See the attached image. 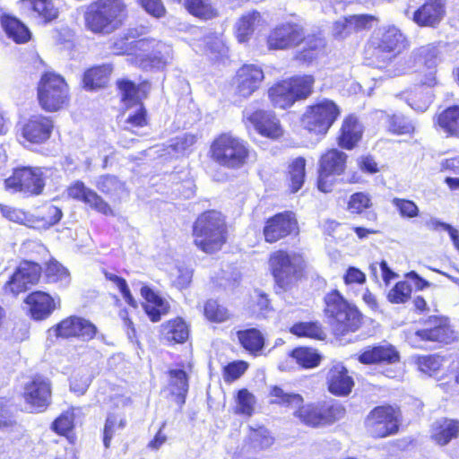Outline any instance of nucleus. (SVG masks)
Wrapping results in <instances>:
<instances>
[{"mask_svg":"<svg viewBox=\"0 0 459 459\" xmlns=\"http://www.w3.org/2000/svg\"><path fill=\"white\" fill-rule=\"evenodd\" d=\"M271 404L284 408H295L293 416L303 425L318 429L328 427L342 420L346 416V407L338 401L305 403L301 394L287 393L279 385L269 388Z\"/></svg>","mask_w":459,"mask_h":459,"instance_id":"obj_1","label":"nucleus"},{"mask_svg":"<svg viewBox=\"0 0 459 459\" xmlns=\"http://www.w3.org/2000/svg\"><path fill=\"white\" fill-rule=\"evenodd\" d=\"M409 46L400 30L388 27L379 36L369 38L364 47V59L379 70L400 74L411 61Z\"/></svg>","mask_w":459,"mask_h":459,"instance_id":"obj_2","label":"nucleus"},{"mask_svg":"<svg viewBox=\"0 0 459 459\" xmlns=\"http://www.w3.org/2000/svg\"><path fill=\"white\" fill-rule=\"evenodd\" d=\"M192 236L194 245L204 254L220 252L230 238L226 216L214 209L202 212L193 222Z\"/></svg>","mask_w":459,"mask_h":459,"instance_id":"obj_3","label":"nucleus"},{"mask_svg":"<svg viewBox=\"0 0 459 459\" xmlns=\"http://www.w3.org/2000/svg\"><path fill=\"white\" fill-rule=\"evenodd\" d=\"M129 17L125 0H93L83 13L85 29L95 35H108L125 25Z\"/></svg>","mask_w":459,"mask_h":459,"instance_id":"obj_4","label":"nucleus"},{"mask_svg":"<svg viewBox=\"0 0 459 459\" xmlns=\"http://www.w3.org/2000/svg\"><path fill=\"white\" fill-rule=\"evenodd\" d=\"M267 264L274 288L282 292L290 290L307 277V264L301 252L278 248L269 254Z\"/></svg>","mask_w":459,"mask_h":459,"instance_id":"obj_5","label":"nucleus"},{"mask_svg":"<svg viewBox=\"0 0 459 459\" xmlns=\"http://www.w3.org/2000/svg\"><path fill=\"white\" fill-rule=\"evenodd\" d=\"M324 313L332 333L343 337L357 332L363 324V315L351 304L336 289L330 290L324 298Z\"/></svg>","mask_w":459,"mask_h":459,"instance_id":"obj_6","label":"nucleus"},{"mask_svg":"<svg viewBox=\"0 0 459 459\" xmlns=\"http://www.w3.org/2000/svg\"><path fill=\"white\" fill-rule=\"evenodd\" d=\"M208 157L220 167L238 170L248 163L250 147L244 139L230 132H223L212 140Z\"/></svg>","mask_w":459,"mask_h":459,"instance_id":"obj_7","label":"nucleus"},{"mask_svg":"<svg viewBox=\"0 0 459 459\" xmlns=\"http://www.w3.org/2000/svg\"><path fill=\"white\" fill-rule=\"evenodd\" d=\"M313 74H294L273 82L267 89V97L274 108H290L296 102L307 100L314 92Z\"/></svg>","mask_w":459,"mask_h":459,"instance_id":"obj_8","label":"nucleus"},{"mask_svg":"<svg viewBox=\"0 0 459 459\" xmlns=\"http://www.w3.org/2000/svg\"><path fill=\"white\" fill-rule=\"evenodd\" d=\"M342 115V108L332 99L322 98L308 104L300 117L302 128L309 134L325 137Z\"/></svg>","mask_w":459,"mask_h":459,"instance_id":"obj_9","label":"nucleus"},{"mask_svg":"<svg viewBox=\"0 0 459 459\" xmlns=\"http://www.w3.org/2000/svg\"><path fill=\"white\" fill-rule=\"evenodd\" d=\"M49 169L39 166H17L4 180V188L11 194H20L24 197L41 195L47 186Z\"/></svg>","mask_w":459,"mask_h":459,"instance_id":"obj_10","label":"nucleus"},{"mask_svg":"<svg viewBox=\"0 0 459 459\" xmlns=\"http://www.w3.org/2000/svg\"><path fill=\"white\" fill-rule=\"evenodd\" d=\"M37 100L41 109L48 113L68 108L71 95L65 79L55 72H44L37 83Z\"/></svg>","mask_w":459,"mask_h":459,"instance_id":"obj_11","label":"nucleus"},{"mask_svg":"<svg viewBox=\"0 0 459 459\" xmlns=\"http://www.w3.org/2000/svg\"><path fill=\"white\" fill-rule=\"evenodd\" d=\"M348 154L339 147L326 148L321 152L317 161L316 186L324 194L332 193L337 185V177L347 171Z\"/></svg>","mask_w":459,"mask_h":459,"instance_id":"obj_12","label":"nucleus"},{"mask_svg":"<svg viewBox=\"0 0 459 459\" xmlns=\"http://www.w3.org/2000/svg\"><path fill=\"white\" fill-rule=\"evenodd\" d=\"M402 412L399 407L389 403L375 406L364 419L367 433L374 439L394 436L399 432Z\"/></svg>","mask_w":459,"mask_h":459,"instance_id":"obj_13","label":"nucleus"},{"mask_svg":"<svg viewBox=\"0 0 459 459\" xmlns=\"http://www.w3.org/2000/svg\"><path fill=\"white\" fill-rule=\"evenodd\" d=\"M114 54L118 56H133L142 65H155L162 62L160 52L154 50L153 40L139 38L130 30L118 37L112 45Z\"/></svg>","mask_w":459,"mask_h":459,"instance_id":"obj_14","label":"nucleus"},{"mask_svg":"<svg viewBox=\"0 0 459 459\" xmlns=\"http://www.w3.org/2000/svg\"><path fill=\"white\" fill-rule=\"evenodd\" d=\"M53 385L48 377L34 373L23 383L21 398L30 413L45 412L52 403Z\"/></svg>","mask_w":459,"mask_h":459,"instance_id":"obj_15","label":"nucleus"},{"mask_svg":"<svg viewBox=\"0 0 459 459\" xmlns=\"http://www.w3.org/2000/svg\"><path fill=\"white\" fill-rule=\"evenodd\" d=\"M261 232L264 241L269 245L298 238L300 228L297 214L293 211L285 210L270 215L264 219Z\"/></svg>","mask_w":459,"mask_h":459,"instance_id":"obj_16","label":"nucleus"},{"mask_svg":"<svg viewBox=\"0 0 459 459\" xmlns=\"http://www.w3.org/2000/svg\"><path fill=\"white\" fill-rule=\"evenodd\" d=\"M305 28L296 22H283L273 26L265 38L268 50L295 48L304 42Z\"/></svg>","mask_w":459,"mask_h":459,"instance_id":"obj_17","label":"nucleus"},{"mask_svg":"<svg viewBox=\"0 0 459 459\" xmlns=\"http://www.w3.org/2000/svg\"><path fill=\"white\" fill-rule=\"evenodd\" d=\"M264 77L261 66L255 64L242 65L236 70L230 81L234 96L240 100L250 98L260 89Z\"/></svg>","mask_w":459,"mask_h":459,"instance_id":"obj_18","label":"nucleus"},{"mask_svg":"<svg viewBox=\"0 0 459 459\" xmlns=\"http://www.w3.org/2000/svg\"><path fill=\"white\" fill-rule=\"evenodd\" d=\"M26 315L33 321L41 322L49 318L60 307V298L44 290H33L23 299Z\"/></svg>","mask_w":459,"mask_h":459,"instance_id":"obj_19","label":"nucleus"},{"mask_svg":"<svg viewBox=\"0 0 459 459\" xmlns=\"http://www.w3.org/2000/svg\"><path fill=\"white\" fill-rule=\"evenodd\" d=\"M56 338L92 340L97 327L90 320L78 316H69L54 325L51 329Z\"/></svg>","mask_w":459,"mask_h":459,"instance_id":"obj_20","label":"nucleus"},{"mask_svg":"<svg viewBox=\"0 0 459 459\" xmlns=\"http://www.w3.org/2000/svg\"><path fill=\"white\" fill-rule=\"evenodd\" d=\"M54 127V120L50 117L36 114L30 116L21 124L20 132L25 142L40 145L50 139Z\"/></svg>","mask_w":459,"mask_h":459,"instance_id":"obj_21","label":"nucleus"},{"mask_svg":"<svg viewBox=\"0 0 459 459\" xmlns=\"http://www.w3.org/2000/svg\"><path fill=\"white\" fill-rule=\"evenodd\" d=\"M66 193L69 198L84 204L98 213L104 216H115L111 205L82 180H75L71 183L66 188Z\"/></svg>","mask_w":459,"mask_h":459,"instance_id":"obj_22","label":"nucleus"},{"mask_svg":"<svg viewBox=\"0 0 459 459\" xmlns=\"http://www.w3.org/2000/svg\"><path fill=\"white\" fill-rule=\"evenodd\" d=\"M326 389L334 397H348L355 387V380L346 366L333 362L325 374Z\"/></svg>","mask_w":459,"mask_h":459,"instance_id":"obj_23","label":"nucleus"},{"mask_svg":"<svg viewBox=\"0 0 459 459\" xmlns=\"http://www.w3.org/2000/svg\"><path fill=\"white\" fill-rule=\"evenodd\" d=\"M247 120L252 125L255 131L264 138L278 140L283 136L284 130L281 120L273 110L255 109L248 114Z\"/></svg>","mask_w":459,"mask_h":459,"instance_id":"obj_24","label":"nucleus"},{"mask_svg":"<svg viewBox=\"0 0 459 459\" xmlns=\"http://www.w3.org/2000/svg\"><path fill=\"white\" fill-rule=\"evenodd\" d=\"M364 126L354 113L347 114L342 120L335 135L337 147L343 151H352L361 143Z\"/></svg>","mask_w":459,"mask_h":459,"instance_id":"obj_25","label":"nucleus"},{"mask_svg":"<svg viewBox=\"0 0 459 459\" xmlns=\"http://www.w3.org/2000/svg\"><path fill=\"white\" fill-rule=\"evenodd\" d=\"M446 14V0H423L412 13L411 21L420 28L436 29Z\"/></svg>","mask_w":459,"mask_h":459,"instance_id":"obj_26","label":"nucleus"},{"mask_svg":"<svg viewBox=\"0 0 459 459\" xmlns=\"http://www.w3.org/2000/svg\"><path fill=\"white\" fill-rule=\"evenodd\" d=\"M426 324L428 326L416 332V335L422 341L435 342L441 344H450L456 340L454 330L446 318L431 316Z\"/></svg>","mask_w":459,"mask_h":459,"instance_id":"obj_27","label":"nucleus"},{"mask_svg":"<svg viewBox=\"0 0 459 459\" xmlns=\"http://www.w3.org/2000/svg\"><path fill=\"white\" fill-rule=\"evenodd\" d=\"M190 336V325L181 316L163 322L159 327V340L167 346L186 343Z\"/></svg>","mask_w":459,"mask_h":459,"instance_id":"obj_28","label":"nucleus"},{"mask_svg":"<svg viewBox=\"0 0 459 459\" xmlns=\"http://www.w3.org/2000/svg\"><path fill=\"white\" fill-rule=\"evenodd\" d=\"M302 44L304 46L292 56V59L301 65L309 66L325 55L326 40L320 33L306 34L305 31Z\"/></svg>","mask_w":459,"mask_h":459,"instance_id":"obj_29","label":"nucleus"},{"mask_svg":"<svg viewBox=\"0 0 459 459\" xmlns=\"http://www.w3.org/2000/svg\"><path fill=\"white\" fill-rule=\"evenodd\" d=\"M178 368H169L167 371L168 389L175 398L176 403L181 407L186 403L189 390V375L192 369L191 363L186 365L180 363Z\"/></svg>","mask_w":459,"mask_h":459,"instance_id":"obj_30","label":"nucleus"},{"mask_svg":"<svg viewBox=\"0 0 459 459\" xmlns=\"http://www.w3.org/2000/svg\"><path fill=\"white\" fill-rule=\"evenodd\" d=\"M357 359L363 365H391L400 361V353L392 344L366 347Z\"/></svg>","mask_w":459,"mask_h":459,"instance_id":"obj_31","label":"nucleus"},{"mask_svg":"<svg viewBox=\"0 0 459 459\" xmlns=\"http://www.w3.org/2000/svg\"><path fill=\"white\" fill-rule=\"evenodd\" d=\"M116 88L118 91L119 100L128 108L133 105L140 104L149 95L151 84L148 81H142L135 83L127 78H120L116 81Z\"/></svg>","mask_w":459,"mask_h":459,"instance_id":"obj_32","label":"nucleus"},{"mask_svg":"<svg viewBox=\"0 0 459 459\" xmlns=\"http://www.w3.org/2000/svg\"><path fill=\"white\" fill-rule=\"evenodd\" d=\"M240 348L254 358L264 354L266 346L264 333L256 327H248L236 332Z\"/></svg>","mask_w":459,"mask_h":459,"instance_id":"obj_33","label":"nucleus"},{"mask_svg":"<svg viewBox=\"0 0 459 459\" xmlns=\"http://www.w3.org/2000/svg\"><path fill=\"white\" fill-rule=\"evenodd\" d=\"M459 437V420L443 417L436 420L430 427V438L435 444L444 446Z\"/></svg>","mask_w":459,"mask_h":459,"instance_id":"obj_34","label":"nucleus"},{"mask_svg":"<svg viewBox=\"0 0 459 459\" xmlns=\"http://www.w3.org/2000/svg\"><path fill=\"white\" fill-rule=\"evenodd\" d=\"M141 295L145 300L144 312L152 322H159L162 316L169 313V304L149 286L141 288Z\"/></svg>","mask_w":459,"mask_h":459,"instance_id":"obj_35","label":"nucleus"},{"mask_svg":"<svg viewBox=\"0 0 459 459\" xmlns=\"http://www.w3.org/2000/svg\"><path fill=\"white\" fill-rule=\"evenodd\" d=\"M113 67L109 64L92 65L86 69L82 76V86L86 91H97L105 88L110 80Z\"/></svg>","mask_w":459,"mask_h":459,"instance_id":"obj_36","label":"nucleus"},{"mask_svg":"<svg viewBox=\"0 0 459 459\" xmlns=\"http://www.w3.org/2000/svg\"><path fill=\"white\" fill-rule=\"evenodd\" d=\"M434 126L447 137L459 139V105H450L438 112L434 117Z\"/></svg>","mask_w":459,"mask_h":459,"instance_id":"obj_37","label":"nucleus"},{"mask_svg":"<svg viewBox=\"0 0 459 459\" xmlns=\"http://www.w3.org/2000/svg\"><path fill=\"white\" fill-rule=\"evenodd\" d=\"M63 216L60 208L54 204H44L38 207L29 217L28 222L30 228L36 230H48L58 223Z\"/></svg>","mask_w":459,"mask_h":459,"instance_id":"obj_38","label":"nucleus"},{"mask_svg":"<svg viewBox=\"0 0 459 459\" xmlns=\"http://www.w3.org/2000/svg\"><path fill=\"white\" fill-rule=\"evenodd\" d=\"M0 23L6 36L16 44H25L30 40L31 32L18 18L10 14H3Z\"/></svg>","mask_w":459,"mask_h":459,"instance_id":"obj_39","label":"nucleus"},{"mask_svg":"<svg viewBox=\"0 0 459 459\" xmlns=\"http://www.w3.org/2000/svg\"><path fill=\"white\" fill-rule=\"evenodd\" d=\"M50 429L74 445L77 440L75 429V413L73 408L62 411L51 423Z\"/></svg>","mask_w":459,"mask_h":459,"instance_id":"obj_40","label":"nucleus"},{"mask_svg":"<svg viewBox=\"0 0 459 459\" xmlns=\"http://www.w3.org/2000/svg\"><path fill=\"white\" fill-rule=\"evenodd\" d=\"M26 4L31 17L47 24L58 17L59 12L54 0H22Z\"/></svg>","mask_w":459,"mask_h":459,"instance_id":"obj_41","label":"nucleus"},{"mask_svg":"<svg viewBox=\"0 0 459 459\" xmlns=\"http://www.w3.org/2000/svg\"><path fill=\"white\" fill-rule=\"evenodd\" d=\"M262 16L256 10L242 14L234 27V35L239 43H247L253 37L255 27Z\"/></svg>","mask_w":459,"mask_h":459,"instance_id":"obj_42","label":"nucleus"},{"mask_svg":"<svg viewBox=\"0 0 459 459\" xmlns=\"http://www.w3.org/2000/svg\"><path fill=\"white\" fill-rule=\"evenodd\" d=\"M183 7L193 17L201 21H210L220 13L212 0H183Z\"/></svg>","mask_w":459,"mask_h":459,"instance_id":"obj_43","label":"nucleus"},{"mask_svg":"<svg viewBox=\"0 0 459 459\" xmlns=\"http://www.w3.org/2000/svg\"><path fill=\"white\" fill-rule=\"evenodd\" d=\"M289 332L298 338H307L315 341H325L326 333L319 321H299L294 323Z\"/></svg>","mask_w":459,"mask_h":459,"instance_id":"obj_44","label":"nucleus"},{"mask_svg":"<svg viewBox=\"0 0 459 459\" xmlns=\"http://www.w3.org/2000/svg\"><path fill=\"white\" fill-rule=\"evenodd\" d=\"M203 315L208 322L214 324L225 323L232 318L230 310L216 299H208L204 302Z\"/></svg>","mask_w":459,"mask_h":459,"instance_id":"obj_45","label":"nucleus"},{"mask_svg":"<svg viewBox=\"0 0 459 459\" xmlns=\"http://www.w3.org/2000/svg\"><path fill=\"white\" fill-rule=\"evenodd\" d=\"M306 159L297 157L288 166L287 178L290 193H297L304 185L306 178Z\"/></svg>","mask_w":459,"mask_h":459,"instance_id":"obj_46","label":"nucleus"},{"mask_svg":"<svg viewBox=\"0 0 459 459\" xmlns=\"http://www.w3.org/2000/svg\"><path fill=\"white\" fill-rule=\"evenodd\" d=\"M373 200L369 193L358 191L351 194L346 203L347 212L355 216H360L373 208Z\"/></svg>","mask_w":459,"mask_h":459,"instance_id":"obj_47","label":"nucleus"},{"mask_svg":"<svg viewBox=\"0 0 459 459\" xmlns=\"http://www.w3.org/2000/svg\"><path fill=\"white\" fill-rule=\"evenodd\" d=\"M45 282L48 284L57 283L69 278L70 273L56 258L51 257L42 268Z\"/></svg>","mask_w":459,"mask_h":459,"instance_id":"obj_48","label":"nucleus"},{"mask_svg":"<svg viewBox=\"0 0 459 459\" xmlns=\"http://www.w3.org/2000/svg\"><path fill=\"white\" fill-rule=\"evenodd\" d=\"M293 359L303 368H314L321 362V355L309 347H297L290 352Z\"/></svg>","mask_w":459,"mask_h":459,"instance_id":"obj_49","label":"nucleus"},{"mask_svg":"<svg viewBox=\"0 0 459 459\" xmlns=\"http://www.w3.org/2000/svg\"><path fill=\"white\" fill-rule=\"evenodd\" d=\"M249 309L255 318L260 319L267 318L273 311V307L268 294L255 290V297L249 301Z\"/></svg>","mask_w":459,"mask_h":459,"instance_id":"obj_50","label":"nucleus"},{"mask_svg":"<svg viewBox=\"0 0 459 459\" xmlns=\"http://www.w3.org/2000/svg\"><path fill=\"white\" fill-rule=\"evenodd\" d=\"M29 285H37L42 277V267L39 263L22 260L15 268Z\"/></svg>","mask_w":459,"mask_h":459,"instance_id":"obj_51","label":"nucleus"},{"mask_svg":"<svg viewBox=\"0 0 459 459\" xmlns=\"http://www.w3.org/2000/svg\"><path fill=\"white\" fill-rule=\"evenodd\" d=\"M236 408L235 413L250 417L255 412L256 403L255 395L247 388H241L235 396Z\"/></svg>","mask_w":459,"mask_h":459,"instance_id":"obj_52","label":"nucleus"},{"mask_svg":"<svg viewBox=\"0 0 459 459\" xmlns=\"http://www.w3.org/2000/svg\"><path fill=\"white\" fill-rule=\"evenodd\" d=\"M412 288L406 281H399L389 290L386 299L391 304H405L411 298Z\"/></svg>","mask_w":459,"mask_h":459,"instance_id":"obj_53","label":"nucleus"},{"mask_svg":"<svg viewBox=\"0 0 459 459\" xmlns=\"http://www.w3.org/2000/svg\"><path fill=\"white\" fill-rule=\"evenodd\" d=\"M96 187L107 196H111L125 188V183L118 177L111 174H104L98 178Z\"/></svg>","mask_w":459,"mask_h":459,"instance_id":"obj_54","label":"nucleus"},{"mask_svg":"<svg viewBox=\"0 0 459 459\" xmlns=\"http://www.w3.org/2000/svg\"><path fill=\"white\" fill-rule=\"evenodd\" d=\"M249 364L243 359L230 361L221 368L222 377L226 384H231L239 379L248 369Z\"/></svg>","mask_w":459,"mask_h":459,"instance_id":"obj_55","label":"nucleus"},{"mask_svg":"<svg viewBox=\"0 0 459 459\" xmlns=\"http://www.w3.org/2000/svg\"><path fill=\"white\" fill-rule=\"evenodd\" d=\"M138 108L132 113H130L125 123L126 125V129L134 132V129H139L149 126V114L143 102L137 104Z\"/></svg>","mask_w":459,"mask_h":459,"instance_id":"obj_56","label":"nucleus"},{"mask_svg":"<svg viewBox=\"0 0 459 459\" xmlns=\"http://www.w3.org/2000/svg\"><path fill=\"white\" fill-rule=\"evenodd\" d=\"M416 81L420 87L433 88L437 85V65L431 62L416 71Z\"/></svg>","mask_w":459,"mask_h":459,"instance_id":"obj_57","label":"nucleus"},{"mask_svg":"<svg viewBox=\"0 0 459 459\" xmlns=\"http://www.w3.org/2000/svg\"><path fill=\"white\" fill-rule=\"evenodd\" d=\"M388 129L396 135L412 134L415 131L413 124L409 119L396 114L388 117Z\"/></svg>","mask_w":459,"mask_h":459,"instance_id":"obj_58","label":"nucleus"},{"mask_svg":"<svg viewBox=\"0 0 459 459\" xmlns=\"http://www.w3.org/2000/svg\"><path fill=\"white\" fill-rule=\"evenodd\" d=\"M103 274L105 276V279L108 281H111L114 285L117 286L119 292L121 293L123 299L131 307H136L137 302L134 299L130 289L128 287V284L125 278L118 276L117 274H114L107 270L103 271Z\"/></svg>","mask_w":459,"mask_h":459,"instance_id":"obj_59","label":"nucleus"},{"mask_svg":"<svg viewBox=\"0 0 459 459\" xmlns=\"http://www.w3.org/2000/svg\"><path fill=\"white\" fill-rule=\"evenodd\" d=\"M442 360L443 359L437 354L422 355L417 357L416 364L421 372L431 376L440 369Z\"/></svg>","mask_w":459,"mask_h":459,"instance_id":"obj_60","label":"nucleus"},{"mask_svg":"<svg viewBox=\"0 0 459 459\" xmlns=\"http://www.w3.org/2000/svg\"><path fill=\"white\" fill-rule=\"evenodd\" d=\"M29 284L15 269L13 274L4 284L3 290L5 294L17 297L28 290Z\"/></svg>","mask_w":459,"mask_h":459,"instance_id":"obj_61","label":"nucleus"},{"mask_svg":"<svg viewBox=\"0 0 459 459\" xmlns=\"http://www.w3.org/2000/svg\"><path fill=\"white\" fill-rule=\"evenodd\" d=\"M391 202L402 218L412 219L420 215V209L412 200L394 197Z\"/></svg>","mask_w":459,"mask_h":459,"instance_id":"obj_62","label":"nucleus"},{"mask_svg":"<svg viewBox=\"0 0 459 459\" xmlns=\"http://www.w3.org/2000/svg\"><path fill=\"white\" fill-rule=\"evenodd\" d=\"M197 137L193 134H184L182 135L175 137L169 148L177 153H185L191 150V148L196 143Z\"/></svg>","mask_w":459,"mask_h":459,"instance_id":"obj_63","label":"nucleus"},{"mask_svg":"<svg viewBox=\"0 0 459 459\" xmlns=\"http://www.w3.org/2000/svg\"><path fill=\"white\" fill-rule=\"evenodd\" d=\"M248 441L253 447L263 449L271 445L272 438L268 435L267 430L264 428L260 427L257 429H250Z\"/></svg>","mask_w":459,"mask_h":459,"instance_id":"obj_64","label":"nucleus"}]
</instances>
